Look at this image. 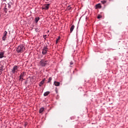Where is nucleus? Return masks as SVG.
<instances>
[{"instance_id":"1","label":"nucleus","mask_w":128,"mask_h":128,"mask_svg":"<svg viewBox=\"0 0 128 128\" xmlns=\"http://www.w3.org/2000/svg\"><path fill=\"white\" fill-rule=\"evenodd\" d=\"M26 50V47L23 44L19 45L16 49L18 54L24 52Z\"/></svg>"},{"instance_id":"2","label":"nucleus","mask_w":128,"mask_h":128,"mask_svg":"<svg viewBox=\"0 0 128 128\" xmlns=\"http://www.w3.org/2000/svg\"><path fill=\"white\" fill-rule=\"evenodd\" d=\"M12 6H14V3L12 2H9L7 4H5V7L4 8V12L5 14H6L8 12V10H10V8H12Z\"/></svg>"},{"instance_id":"3","label":"nucleus","mask_w":128,"mask_h":128,"mask_svg":"<svg viewBox=\"0 0 128 128\" xmlns=\"http://www.w3.org/2000/svg\"><path fill=\"white\" fill-rule=\"evenodd\" d=\"M48 63V60H46L44 59H42L40 62V64L41 66H46V64Z\"/></svg>"},{"instance_id":"4","label":"nucleus","mask_w":128,"mask_h":128,"mask_svg":"<svg viewBox=\"0 0 128 128\" xmlns=\"http://www.w3.org/2000/svg\"><path fill=\"white\" fill-rule=\"evenodd\" d=\"M50 4H44V6H45L44 7H43L42 8V10H48V8H50Z\"/></svg>"},{"instance_id":"5","label":"nucleus","mask_w":128,"mask_h":128,"mask_svg":"<svg viewBox=\"0 0 128 128\" xmlns=\"http://www.w3.org/2000/svg\"><path fill=\"white\" fill-rule=\"evenodd\" d=\"M24 72H22L20 74L19 78H20V80H21V82H22V80H24Z\"/></svg>"},{"instance_id":"6","label":"nucleus","mask_w":128,"mask_h":128,"mask_svg":"<svg viewBox=\"0 0 128 128\" xmlns=\"http://www.w3.org/2000/svg\"><path fill=\"white\" fill-rule=\"evenodd\" d=\"M18 66H14V68H13L12 69V74H14V73L16 72V70H18Z\"/></svg>"},{"instance_id":"7","label":"nucleus","mask_w":128,"mask_h":128,"mask_svg":"<svg viewBox=\"0 0 128 128\" xmlns=\"http://www.w3.org/2000/svg\"><path fill=\"white\" fill-rule=\"evenodd\" d=\"M48 50L47 49H44L42 48V54L45 55L46 54H48Z\"/></svg>"},{"instance_id":"8","label":"nucleus","mask_w":128,"mask_h":128,"mask_svg":"<svg viewBox=\"0 0 128 128\" xmlns=\"http://www.w3.org/2000/svg\"><path fill=\"white\" fill-rule=\"evenodd\" d=\"M74 30V25H72L70 28V34Z\"/></svg>"},{"instance_id":"9","label":"nucleus","mask_w":128,"mask_h":128,"mask_svg":"<svg viewBox=\"0 0 128 128\" xmlns=\"http://www.w3.org/2000/svg\"><path fill=\"white\" fill-rule=\"evenodd\" d=\"M96 8H102V5L100 4H98L96 6Z\"/></svg>"},{"instance_id":"10","label":"nucleus","mask_w":128,"mask_h":128,"mask_svg":"<svg viewBox=\"0 0 128 128\" xmlns=\"http://www.w3.org/2000/svg\"><path fill=\"white\" fill-rule=\"evenodd\" d=\"M4 52H0V58H4Z\"/></svg>"},{"instance_id":"11","label":"nucleus","mask_w":128,"mask_h":128,"mask_svg":"<svg viewBox=\"0 0 128 128\" xmlns=\"http://www.w3.org/2000/svg\"><path fill=\"white\" fill-rule=\"evenodd\" d=\"M48 44H45L43 46V48L44 50H48Z\"/></svg>"},{"instance_id":"12","label":"nucleus","mask_w":128,"mask_h":128,"mask_svg":"<svg viewBox=\"0 0 128 128\" xmlns=\"http://www.w3.org/2000/svg\"><path fill=\"white\" fill-rule=\"evenodd\" d=\"M60 82H56V81H54V86H60Z\"/></svg>"},{"instance_id":"13","label":"nucleus","mask_w":128,"mask_h":128,"mask_svg":"<svg viewBox=\"0 0 128 128\" xmlns=\"http://www.w3.org/2000/svg\"><path fill=\"white\" fill-rule=\"evenodd\" d=\"M44 110V108L42 107L39 110V113L42 114Z\"/></svg>"},{"instance_id":"14","label":"nucleus","mask_w":128,"mask_h":128,"mask_svg":"<svg viewBox=\"0 0 128 128\" xmlns=\"http://www.w3.org/2000/svg\"><path fill=\"white\" fill-rule=\"evenodd\" d=\"M40 17H36L35 18V22L36 24H38V20H40Z\"/></svg>"},{"instance_id":"15","label":"nucleus","mask_w":128,"mask_h":128,"mask_svg":"<svg viewBox=\"0 0 128 128\" xmlns=\"http://www.w3.org/2000/svg\"><path fill=\"white\" fill-rule=\"evenodd\" d=\"M50 94V92L49 91L46 92L44 93V96H48V95Z\"/></svg>"},{"instance_id":"16","label":"nucleus","mask_w":128,"mask_h":128,"mask_svg":"<svg viewBox=\"0 0 128 128\" xmlns=\"http://www.w3.org/2000/svg\"><path fill=\"white\" fill-rule=\"evenodd\" d=\"M72 10V7L70 6V5H69L66 8V10Z\"/></svg>"},{"instance_id":"17","label":"nucleus","mask_w":128,"mask_h":128,"mask_svg":"<svg viewBox=\"0 0 128 128\" xmlns=\"http://www.w3.org/2000/svg\"><path fill=\"white\" fill-rule=\"evenodd\" d=\"M4 68V66H0V76L2 74V68Z\"/></svg>"},{"instance_id":"18","label":"nucleus","mask_w":128,"mask_h":128,"mask_svg":"<svg viewBox=\"0 0 128 128\" xmlns=\"http://www.w3.org/2000/svg\"><path fill=\"white\" fill-rule=\"evenodd\" d=\"M52 78L50 77L48 78V81L47 82V84H50V82H52Z\"/></svg>"},{"instance_id":"19","label":"nucleus","mask_w":128,"mask_h":128,"mask_svg":"<svg viewBox=\"0 0 128 128\" xmlns=\"http://www.w3.org/2000/svg\"><path fill=\"white\" fill-rule=\"evenodd\" d=\"M60 36H58V38L56 39V44H58V40H60Z\"/></svg>"},{"instance_id":"20","label":"nucleus","mask_w":128,"mask_h":128,"mask_svg":"<svg viewBox=\"0 0 128 128\" xmlns=\"http://www.w3.org/2000/svg\"><path fill=\"white\" fill-rule=\"evenodd\" d=\"M44 84V82H42V81H41L39 84V86H42V84Z\"/></svg>"},{"instance_id":"21","label":"nucleus","mask_w":128,"mask_h":128,"mask_svg":"<svg viewBox=\"0 0 128 128\" xmlns=\"http://www.w3.org/2000/svg\"><path fill=\"white\" fill-rule=\"evenodd\" d=\"M6 34H8V32L4 31V36H6Z\"/></svg>"},{"instance_id":"22","label":"nucleus","mask_w":128,"mask_h":128,"mask_svg":"<svg viewBox=\"0 0 128 128\" xmlns=\"http://www.w3.org/2000/svg\"><path fill=\"white\" fill-rule=\"evenodd\" d=\"M102 18V16L100 14L98 15L97 16V18H98V20H100V18Z\"/></svg>"},{"instance_id":"23","label":"nucleus","mask_w":128,"mask_h":128,"mask_svg":"<svg viewBox=\"0 0 128 128\" xmlns=\"http://www.w3.org/2000/svg\"><path fill=\"white\" fill-rule=\"evenodd\" d=\"M6 36H3L2 38V40H4H4H6Z\"/></svg>"},{"instance_id":"24","label":"nucleus","mask_w":128,"mask_h":128,"mask_svg":"<svg viewBox=\"0 0 128 128\" xmlns=\"http://www.w3.org/2000/svg\"><path fill=\"white\" fill-rule=\"evenodd\" d=\"M101 2L102 4H104L106 2V0H102L101 1Z\"/></svg>"},{"instance_id":"25","label":"nucleus","mask_w":128,"mask_h":128,"mask_svg":"<svg viewBox=\"0 0 128 128\" xmlns=\"http://www.w3.org/2000/svg\"><path fill=\"white\" fill-rule=\"evenodd\" d=\"M43 38H44V40H46V34L43 35Z\"/></svg>"},{"instance_id":"26","label":"nucleus","mask_w":128,"mask_h":128,"mask_svg":"<svg viewBox=\"0 0 128 128\" xmlns=\"http://www.w3.org/2000/svg\"><path fill=\"white\" fill-rule=\"evenodd\" d=\"M70 66H72V64H74V62H70Z\"/></svg>"},{"instance_id":"27","label":"nucleus","mask_w":128,"mask_h":128,"mask_svg":"<svg viewBox=\"0 0 128 128\" xmlns=\"http://www.w3.org/2000/svg\"><path fill=\"white\" fill-rule=\"evenodd\" d=\"M46 80V78H44L42 79V82H44V81Z\"/></svg>"},{"instance_id":"28","label":"nucleus","mask_w":128,"mask_h":128,"mask_svg":"<svg viewBox=\"0 0 128 128\" xmlns=\"http://www.w3.org/2000/svg\"><path fill=\"white\" fill-rule=\"evenodd\" d=\"M25 84H28V80H26L24 82Z\"/></svg>"},{"instance_id":"29","label":"nucleus","mask_w":128,"mask_h":128,"mask_svg":"<svg viewBox=\"0 0 128 128\" xmlns=\"http://www.w3.org/2000/svg\"><path fill=\"white\" fill-rule=\"evenodd\" d=\"M55 92H56V94H58V90L56 89Z\"/></svg>"},{"instance_id":"30","label":"nucleus","mask_w":128,"mask_h":128,"mask_svg":"<svg viewBox=\"0 0 128 128\" xmlns=\"http://www.w3.org/2000/svg\"><path fill=\"white\" fill-rule=\"evenodd\" d=\"M35 32H38V28L35 29Z\"/></svg>"},{"instance_id":"31","label":"nucleus","mask_w":128,"mask_h":128,"mask_svg":"<svg viewBox=\"0 0 128 128\" xmlns=\"http://www.w3.org/2000/svg\"><path fill=\"white\" fill-rule=\"evenodd\" d=\"M28 124H26V123H25L24 124V126H26V125Z\"/></svg>"},{"instance_id":"32","label":"nucleus","mask_w":128,"mask_h":128,"mask_svg":"<svg viewBox=\"0 0 128 128\" xmlns=\"http://www.w3.org/2000/svg\"><path fill=\"white\" fill-rule=\"evenodd\" d=\"M48 44H50V42H47Z\"/></svg>"},{"instance_id":"33","label":"nucleus","mask_w":128,"mask_h":128,"mask_svg":"<svg viewBox=\"0 0 128 128\" xmlns=\"http://www.w3.org/2000/svg\"><path fill=\"white\" fill-rule=\"evenodd\" d=\"M4 2H6V0H3Z\"/></svg>"},{"instance_id":"34","label":"nucleus","mask_w":128,"mask_h":128,"mask_svg":"<svg viewBox=\"0 0 128 128\" xmlns=\"http://www.w3.org/2000/svg\"><path fill=\"white\" fill-rule=\"evenodd\" d=\"M46 2H48L50 0H46Z\"/></svg>"},{"instance_id":"35","label":"nucleus","mask_w":128,"mask_h":128,"mask_svg":"<svg viewBox=\"0 0 128 128\" xmlns=\"http://www.w3.org/2000/svg\"><path fill=\"white\" fill-rule=\"evenodd\" d=\"M50 32V30H48V32Z\"/></svg>"},{"instance_id":"36","label":"nucleus","mask_w":128,"mask_h":128,"mask_svg":"<svg viewBox=\"0 0 128 128\" xmlns=\"http://www.w3.org/2000/svg\"><path fill=\"white\" fill-rule=\"evenodd\" d=\"M84 96H86V94H84Z\"/></svg>"},{"instance_id":"37","label":"nucleus","mask_w":128,"mask_h":128,"mask_svg":"<svg viewBox=\"0 0 128 128\" xmlns=\"http://www.w3.org/2000/svg\"><path fill=\"white\" fill-rule=\"evenodd\" d=\"M47 42H48V40H47Z\"/></svg>"},{"instance_id":"38","label":"nucleus","mask_w":128,"mask_h":128,"mask_svg":"<svg viewBox=\"0 0 128 128\" xmlns=\"http://www.w3.org/2000/svg\"><path fill=\"white\" fill-rule=\"evenodd\" d=\"M50 42V40H49Z\"/></svg>"}]
</instances>
